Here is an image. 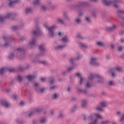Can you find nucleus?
<instances>
[{
    "mask_svg": "<svg viewBox=\"0 0 124 124\" xmlns=\"http://www.w3.org/2000/svg\"><path fill=\"white\" fill-rule=\"evenodd\" d=\"M31 33L32 34V40L31 41H30L29 44V46L30 48H31L32 46H34L35 45V44L36 43V36H38V35H42L43 32L42 31H41V29L40 28H37V30H34L31 32Z\"/></svg>",
    "mask_w": 124,
    "mask_h": 124,
    "instance_id": "1",
    "label": "nucleus"
},
{
    "mask_svg": "<svg viewBox=\"0 0 124 124\" xmlns=\"http://www.w3.org/2000/svg\"><path fill=\"white\" fill-rule=\"evenodd\" d=\"M84 121H88V122H91L89 124H97L98 122V119H102V116L101 115L96 114L92 113L89 115L87 118H86V116H83Z\"/></svg>",
    "mask_w": 124,
    "mask_h": 124,
    "instance_id": "2",
    "label": "nucleus"
},
{
    "mask_svg": "<svg viewBox=\"0 0 124 124\" xmlns=\"http://www.w3.org/2000/svg\"><path fill=\"white\" fill-rule=\"evenodd\" d=\"M45 28L48 31V35L50 37H55V33L54 31L57 29V26L55 25H52L51 27H49L47 25H45Z\"/></svg>",
    "mask_w": 124,
    "mask_h": 124,
    "instance_id": "3",
    "label": "nucleus"
},
{
    "mask_svg": "<svg viewBox=\"0 0 124 124\" xmlns=\"http://www.w3.org/2000/svg\"><path fill=\"white\" fill-rule=\"evenodd\" d=\"M95 77H96L97 78H98L99 80H98V83H103V81H104V78H103V77L99 75V74H91L88 76V79L89 80H93V78H95Z\"/></svg>",
    "mask_w": 124,
    "mask_h": 124,
    "instance_id": "4",
    "label": "nucleus"
},
{
    "mask_svg": "<svg viewBox=\"0 0 124 124\" xmlns=\"http://www.w3.org/2000/svg\"><path fill=\"white\" fill-rule=\"evenodd\" d=\"M102 2L106 4V5H110V4H112L114 7H116V8H117L119 5V1L115 0H102Z\"/></svg>",
    "mask_w": 124,
    "mask_h": 124,
    "instance_id": "5",
    "label": "nucleus"
},
{
    "mask_svg": "<svg viewBox=\"0 0 124 124\" xmlns=\"http://www.w3.org/2000/svg\"><path fill=\"white\" fill-rule=\"evenodd\" d=\"M39 50L40 51V54H37L35 56V59H38L40 57L42 56H44L45 55V52L46 49H45V47L44 46V45H41L39 46Z\"/></svg>",
    "mask_w": 124,
    "mask_h": 124,
    "instance_id": "6",
    "label": "nucleus"
},
{
    "mask_svg": "<svg viewBox=\"0 0 124 124\" xmlns=\"http://www.w3.org/2000/svg\"><path fill=\"white\" fill-rule=\"evenodd\" d=\"M116 70L117 71H119L120 72H122L124 69L122 67H117L116 68H110L108 72V73H111V75L112 77H115V73L116 72Z\"/></svg>",
    "mask_w": 124,
    "mask_h": 124,
    "instance_id": "7",
    "label": "nucleus"
},
{
    "mask_svg": "<svg viewBox=\"0 0 124 124\" xmlns=\"http://www.w3.org/2000/svg\"><path fill=\"white\" fill-rule=\"evenodd\" d=\"M23 51V48L22 47H18L16 48L13 53H12L10 54L8 58L9 60H13L14 59V55H16L17 54H19L20 52Z\"/></svg>",
    "mask_w": 124,
    "mask_h": 124,
    "instance_id": "8",
    "label": "nucleus"
},
{
    "mask_svg": "<svg viewBox=\"0 0 124 124\" xmlns=\"http://www.w3.org/2000/svg\"><path fill=\"white\" fill-rule=\"evenodd\" d=\"M16 15L13 14V13H9L7 14V16H0V21L1 23L4 22L6 19H10V18H13V17L15 16Z\"/></svg>",
    "mask_w": 124,
    "mask_h": 124,
    "instance_id": "9",
    "label": "nucleus"
},
{
    "mask_svg": "<svg viewBox=\"0 0 124 124\" xmlns=\"http://www.w3.org/2000/svg\"><path fill=\"white\" fill-rule=\"evenodd\" d=\"M4 40H5V43L4 44V47L7 48V47H10L11 46V42H10V38L8 36H4L3 37Z\"/></svg>",
    "mask_w": 124,
    "mask_h": 124,
    "instance_id": "10",
    "label": "nucleus"
},
{
    "mask_svg": "<svg viewBox=\"0 0 124 124\" xmlns=\"http://www.w3.org/2000/svg\"><path fill=\"white\" fill-rule=\"evenodd\" d=\"M34 88L37 93H43L45 91V88L40 89V84L39 83H35L34 84Z\"/></svg>",
    "mask_w": 124,
    "mask_h": 124,
    "instance_id": "11",
    "label": "nucleus"
},
{
    "mask_svg": "<svg viewBox=\"0 0 124 124\" xmlns=\"http://www.w3.org/2000/svg\"><path fill=\"white\" fill-rule=\"evenodd\" d=\"M116 29H117V26L113 25L112 27H107L106 28V31L108 32H112L113 31H115Z\"/></svg>",
    "mask_w": 124,
    "mask_h": 124,
    "instance_id": "12",
    "label": "nucleus"
},
{
    "mask_svg": "<svg viewBox=\"0 0 124 124\" xmlns=\"http://www.w3.org/2000/svg\"><path fill=\"white\" fill-rule=\"evenodd\" d=\"M90 63L91 65H94V66H98L99 65V63L96 62V59L95 58H92Z\"/></svg>",
    "mask_w": 124,
    "mask_h": 124,
    "instance_id": "13",
    "label": "nucleus"
},
{
    "mask_svg": "<svg viewBox=\"0 0 124 124\" xmlns=\"http://www.w3.org/2000/svg\"><path fill=\"white\" fill-rule=\"evenodd\" d=\"M86 4L85 2H80L78 4L76 5V8H78V9H83L84 8V6Z\"/></svg>",
    "mask_w": 124,
    "mask_h": 124,
    "instance_id": "14",
    "label": "nucleus"
},
{
    "mask_svg": "<svg viewBox=\"0 0 124 124\" xmlns=\"http://www.w3.org/2000/svg\"><path fill=\"white\" fill-rule=\"evenodd\" d=\"M9 1V5L10 7H13L15 5V3H18L19 2V0H8Z\"/></svg>",
    "mask_w": 124,
    "mask_h": 124,
    "instance_id": "15",
    "label": "nucleus"
},
{
    "mask_svg": "<svg viewBox=\"0 0 124 124\" xmlns=\"http://www.w3.org/2000/svg\"><path fill=\"white\" fill-rule=\"evenodd\" d=\"M65 47V45H59L54 47L55 51H61Z\"/></svg>",
    "mask_w": 124,
    "mask_h": 124,
    "instance_id": "16",
    "label": "nucleus"
},
{
    "mask_svg": "<svg viewBox=\"0 0 124 124\" xmlns=\"http://www.w3.org/2000/svg\"><path fill=\"white\" fill-rule=\"evenodd\" d=\"M48 81L50 85H53L54 83L56 82V80L55 79V78H54V77H50L48 78Z\"/></svg>",
    "mask_w": 124,
    "mask_h": 124,
    "instance_id": "17",
    "label": "nucleus"
},
{
    "mask_svg": "<svg viewBox=\"0 0 124 124\" xmlns=\"http://www.w3.org/2000/svg\"><path fill=\"white\" fill-rule=\"evenodd\" d=\"M80 59H82V55H79L77 58H71L70 62H71V63H73L74 62H75L77 60H80Z\"/></svg>",
    "mask_w": 124,
    "mask_h": 124,
    "instance_id": "18",
    "label": "nucleus"
},
{
    "mask_svg": "<svg viewBox=\"0 0 124 124\" xmlns=\"http://www.w3.org/2000/svg\"><path fill=\"white\" fill-rule=\"evenodd\" d=\"M40 124H45L47 123V118L46 117H41L40 118Z\"/></svg>",
    "mask_w": 124,
    "mask_h": 124,
    "instance_id": "19",
    "label": "nucleus"
},
{
    "mask_svg": "<svg viewBox=\"0 0 124 124\" xmlns=\"http://www.w3.org/2000/svg\"><path fill=\"white\" fill-rule=\"evenodd\" d=\"M61 41H62L63 43H67V42H69V39L67 35H66L61 39Z\"/></svg>",
    "mask_w": 124,
    "mask_h": 124,
    "instance_id": "20",
    "label": "nucleus"
},
{
    "mask_svg": "<svg viewBox=\"0 0 124 124\" xmlns=\"http://www.w3.org/2000/svg\"><path fill=\"white\" fill-rule=\"evenodd\" d=\"M27 78L28 79L29 81H33L35 79L36 76L35 75H28L26 76Z\"/></svg>",
    "mask_w": 124,
    "mask_h": 124,
    "instance_id": "21",
    "label": "nucleus"
},
{
    "mask_svg": "<svg viewBox=\"0 0 124 124\" xmlns=\"http://www.w3.org/2000/svg\"><path fill=\"white\" fill-rule=\"evenodd\" d=\"M87 105H88V102H87V100H83L81 101V107L82 108H86L87 107Z\"/></svg>",
    "mask_w": 124,
    "mask_h": 124,
    "instance_id": "22",
    "label": "nucleus"
},
{
    "mask_svg": "<svg viewBox=\"0 0 124 124\" xmlns=\"http://www.w3.org/2000/svg\"><path fill=\"white\" fill-rule=\"evenodd\" d=\"M1 104H2L3 106H5V107H9V106H10L9 103H8L7 101L5 100L2 101L1 102Z\"/></svg>",
    "mask_w": 124,
    "mask_h": 124,
    "instance_id": "23",
    "label": "nucleus"
},
{
    "mask_svg": "<svg viewBox=\"0 0 124 124\" xmlns=\"http://www.w3.org/2000/svg\"><path fill=\"white\" fill-rule=\"evenodd\" d=\"M34 5H40L41 4V0H34L33 1Z\"/></svg>",
    "mask_w": 124,
    "mask_h": 124,
    "instance_id": "24",
    "label": "nucleus"
},
{
    "mask_svg": "<svg viewBox=\"0 0 124 124\" xmlns=\"http://www.w3.org/2000/svg\"><path fill=\"white\" fill-rule=\"evenodd\" d=\"M78 92H79V93H84L85 95L88 94V93H89V92L87 90L79 89L78 90Z\"/></svg>",
    "mask_w": 124,
    "mask_h": 124,
    "instance_id": "25",
    "label": "nucleus"
},
{
    "mask_svg": "<svg viewBox=\"0 0 124 124\" xmlns=\"http://www.w3.org/2000/svg\"><path fill=\"white\" fill-rule=\"evenodd\" d=\"M78 45L79 47H81V48H84V49L88 48V46L83 43L79 42Z\"/></svg>",
    "mask_w": 124,
    "mask_h": 124,
    "instance_id": "26",
    "label": "nucleus"
},
{
    "mask_svg": "<svg viewBox=\"0 0 124 124\" xmlns=\"http://www.w3.org/2000/svg\"><path fill=\"white\" fill-rule=\"evenodd\" d=\"M72 64H73V66H71L70 67H69L67 69V71L68 72H70L72 71V70H73V69H74L75 68V66H76V64H74V62H73V63H72Z\"/></svg>",
    "mask_w": 124,
    "mask_h": 124,
    "instance_id": "27",
    "label": "nucleus"
},
{
    "mask_svg": "<svg viewBox=\"0 0 124 124\" xmlns=\"http://www.w3.org/2000/svg\"><path fill=\"white\" fill-rule=\"evenodd\" d=\"M78 108H79V107H78L77 105L74 106L72 108L71 112H72V113H74V112H75V111H76V110L78 109Z\"/></svg>",
    "mask_w": 124,
    "mask_h": 124,
    "instance_id": "28",
    "label": "nucleus"
},
{
    "mask_svg": "<svg viewBox=\"0 0 124 124\" xmlns=\"http://www.w3.org/2000/svg\"><path fill=\"white\" fill-rule=\"evenodd\" d=\"M34 113H39L42 111V108H37L33 110Z\"/></svg>",
    "mask_w": 124,
    "mask_h": 124,
    "instance_id": "29",
    "label": "nucleus"
},
{
    "mask_svg": "<svg viewBox=\"0 0 124 124\" xmlns=\"http://www.w3.org/2000/svg\"><path fill=\"white\" fill-rule=\"evenodd\" d=\"M32 12V9L30 8H28L25 10L26 14H30V13H31Z\"/></svg>",
    "mask_w": 124,
    "mask_h": 124,
    "instance_id": "30",
    "label": "nucleus"
},
{
    "mask_svg": "<svg viewBox=\"0 0 124 124\" xmlns=\"http://www.w3.org/2000/svg\"><path fill=\"white\" fill-rule=\"evenodd\" d=\"M58 97H59V94L54 93L53 94L52 96V99H58Z\"/></svg>",
    "mask_w": 124,
    "mask_h": 124,
    "instance_id": "31",
    "label": "nucleus"
},
{
    "mask_svg": "<svg viewBox=\"0 0 124 124\" xmlns=\"http://www.w3.org/2000/svg\"><path fill=\"white\" fill-rule=\"evenodd\" d=\"M96 110L97 111H100L101 112L104 111L103 108H102V107L100 105L98 106L96 108Z\"/></svg>",
    "mask_w": 124,
    "mask_h": 124,
    "instance_id": "32",
    "label": "nucleus"
},
{
    "mask_svg": "<svg viewBox=\"0 0 124 124\" xmlns=\"http://www.w3.org/2000/svg\"><path fill=\"white\" fill-rule=\"evenodd\" d=\"M57 21L59 24H61V25H64V22L63 21V20H62V19L58 18L57 19Z\"/></svg>",
    "mask_w": 124,
    "mask_h": 124,
    "instance_id": "33",
    "label": "nucleus"
},
{
    "mask_svg": "<svg viewBox=\"0 0 124 124\" xmlns=\"http://www.w3.org/2000/svg\"><path fill=\"white\" fill-rule=\"evenodd\" d=\"M7 71V68H1L0 69V74H3V72Z\"/></svg>",
    "mask_w": 124,
    "mask_h": 124,
    "instance_id": "34",
    "label": "nucleus"
},
{
    "mask_svg": "<svg viewBox=\"0 0 124 124\" xmlns=\"http://www.w3.org/2000/svg\"><path fill=\"white\" fill-rule=\"evenodd\" d=\"M77 37H78V38H79L80 39H85V38L83 37V35H82L80 33H78L77 34Z\"/></svg>",
    "mask_w": 124,
    "mask_h": 124,
    "instance_id": "35",
    "label": "nucleus"
},
{
    "mask_svg": "<svg viewBox=\"0 0 124 124\" xmlns=\"http://www.w3.org/2000/svg\"><path fill=\"white\" fill-rule=\"evenodd\" d=\"M92 87V84H91V82L88 81L85 85V87L87 88V89H90Z\"/></svg>",
    "mask_w": 124,
    "mask_h": 124,
    "instance_id": "36",
    "label": "nucleus"
},
{
    "mask_svg": "<svg viewBox=\"0 0 124 124\" xmlns=\"http://www.w3.org/2000/svg\"><path fill=\"white\" fill-rule=\"evenodd\" d=\"M97 12H98V10H97V9H94V10H93L92 13L93 17H95V15L97 13Z\"/></svg>",
    "mask_w": 124,
    "mask_h": 124,
    "instance_id": "37",
    "label": "nucleus"
},
{
    "mask_svg": "<svg viewBox=\"0 0 124 124\" xmlns=\"http://www.w3.org/2000/svg\"><path fill=\"white\" fill-rule=\"evenodd\" d=\"M75 21L77 22V24H81V23H82V20H81L80 18H76Z\"/></svg>",
    "mask_w": 124,
    "mask_h": 124,
    "instance_id": "38",
    "label": "nucleus"
},
{
    "mask_svg": "<svg viewBox=\"0 0 124 124\" xmlns=\"http://www.w3.org/2000/svg\"><path fill=\"white\" fill-rule=\"evenodd\" d=\"M100 106L102 107H107V104L104 102H102L100 104Z\"/></svg>",
    "mask_w": 124,
    "mask_h": 124,
    "instance_id": "39",
    "label": "nucleus"
},
{
    "mask_svg": "<svg viewBox=\"0 0 124 124\" xmlns=\"http://www.w3.org/2000/svg\"><path fill=\"white\" fill-rule=\"evenodd\" d=\"M97 45H98V46H101V47L105 46V45L101 42H97Z\"/></svg>",
    "mask_w": 124,
    "mask_h": 124,
    "instance_id": "40",
    "label": "nucleus"
},
{
    "mask_svg": "<svg viewBox=\"0 0 124 124\" xmlns=\"http://www.w3.org/2000/svg\"><path fill=\"white\" fill-rule=\"evenodd\" d=\"M59 118H60V119H63V118H64V115H63V113L60 112L59 114Z\"/></svg>",
    "mask_w": 124,
    "mask_h": 124,
    "instance_id": "41",
    "label": "nucleus"
},
{
    "mask_svg": "<svg viewBox=\"0 0 124 124\" xmlns=\"http://www.w3.org/2000/svg\"><path fill=\"white\" fill-rule=\"evenodd\" d=\"M7 71H9V72H15L16 70L13 68L10 69H8V68H7Z\"/></svg>",
    "mask_w": 124,
    "mask_h": 124,
    "instance_id": "42",
    "label": "nucleus"
},
{
    "mask_svg": "<svg viewBox=\"0 0 124 124\" xmlns=\"http://www.w3.org/2000/svg\"><path fill=\"white\" fill-rule=\"evenodd\" d=\"M17 80L18 82H22L23 80V78L21 76H17Z\"/></svg>",
    "mask_w": 124,
    "mask_h": 124,
    "instance_id": "43",
    "label": "nucleus"
},
{
    "mask_svg": "<svg viewBox=\"0 0 124 124\" xmlns=\"http://www.w3.org/2000/svg\"><path fill=\"white\" fill-rule=\"evenodd\" d=\"M18 97H19V95H18L17 94H14L13 96H12V98H13V99L16 100Z\"/></svg>",
    "mask_w": 124,
    "mask_h": 124,
    "instance_id": "44",
    "label": "nucleus"
},
{
    "mask_svg": "<svg viewBox=\"0 0 124 124\" xmlns=\"http://www.w3.org/2000/svg\"><path fill=\"white\" fill-rule=\"evenodd\" d=\"M34 114H35V113L34 111L33 110L32 111H31V113H30L29 114L28 117L29 118H31V117L33 116V115H34Z\"/></svg>",
    "mask_w": 124,
    "mask_h": 124,
    "instance_id": "45",
    "label": "nucleus"
},
{
    "mask_svg": "<svg viewBox=\"0 0 124 124\" xmlns=\"http://www.w3.org/2000/svg\"><path fill=\"white\" fill-rule=\"evenodd\" d=\"M16 57L18 58V59H23L25 57L24 54H21V55L19 56L18 55H16Z\"/></svg>",
    "mask_w": 124,
    "mask_h": 124,
    "instance_id": "46",
    "label": "nucleus"
},
{
    "mask_svg": "<svg viewBox=\"0 0 124 124\" xmlns=\"http://www.w3.org/2000/svg\"><path fill=\"white\" fill-rule=\"evenodd\" d=\"M110 124V121L108 120L106 121H103L101 123V124Z\"/></svg>",
    "mask_w": 124,
    "mask_h": 124,
    "instance_id": "47",
    "label": "nucleus"
},
{
    "mask_svg": "<svg viewBox=\"0 0 124 124\" xmlns=\"http://www.w3.org/2000/svg\"><path fill=\"white\" fill-rule=\"evenodd\" d=\"M124 49V47H122V46H120L118 48V52H122L123 51V49Z\"/></svg>",
    "mask_w": 124,
    "mask_h": 124,
    "instance_id": "48",
    "label": "nucleus"
},
{
    "mask_svg": "<svg viewBox=\"0 0 124 124\" xmlns=\"http://www.w3.org/2000/svg\"><path fill=\"white\" fill-rule=\"evenodd\" d=\"M12 30L13 31H17V30H19V27L18 26H13L12 28Z\"/></svg>",
    "mask_w": 124,
    "mask_h": 124,
    "instance_id": "49",
    "label": "nucleus"
},
{
    "mask_svg": "<svg viewBox=\"0 0 124 124\" xmlns=\"http://www.w3.org/2000/svg\"><path fill=\"white\" fill-rule=\"evenodd\" d=\"M108 85L109 86H115V83L113 81H110L108 82Z\"/></svg>",
    "mask_w": 124,
    "mask_h": 124,
    "instance_id": "50",
    "label": "nucleus"
},
{
    "mask_svg": "<svg viewBox=\"0 0 124 124\" xmlns=\"http://www.w3.org/2000/svg\"><path fill=\"white\" fill-rule=\"evenodd\" d=\"M83 81H84V78H80V80H79V85H82L83 83Z\"/></svg>",
    "mask_w": 124,
    "mask_h": 124,
    "instance_id": "51",
    "label": "nucleus"
},
{
    "mask_svg": "<svg viewBox=\"0 0 124 124\" xmlns=\"http://www.w3.org/2000/svg\"><path fill=\"white\" fill-rule=\"evenodd\" d=\"M64 17L65 19H66V20H68V21H69L70 18H69V16H68V15H66V14H64Z\"/></svg>",
    "mask_w": 124,
    "mask_h": 124,
    "instance_id": "52",
    "label": "nucleus"
},
{
    "mask_svg": "<svg viewBox=\"0 0 124 124\" xmlns=\"http://www.w3.org/2000/svg\"><path fill=\"white\" fill-rule=\"evenodd\" d=\"M85 20L86 22H88V23H91V19L89 17H86L85 18Z\"/></svg>",
    "mask_w": 124,
    "mask_h": 124,
    "instance_id": "53",
    "label": "nucleus"
},
{
    "mask_svg": "<svg viewBox=\"0 0 124 124\" xmlns=\"http://www.w3.org/2000/svg\"><path fill=\"white\" fill-rule=\"evenodd\" d=\"M58 88V86L57 85H55L53 86H51L50 87V90H55V89H57Z\"/></svg>",
    "mask_w": 124,
    "mask_h": 124,
    "instance_id": "54",
    "label": "nucleus"
},
{
    "mask_svg": "<svg viewBox=\"0 0 124 124\" xmlns=\"http://www.w3.org/2000/svg\"><path fill=\"white\" fill-rule=\"evenodd\" d=\"M58 35H59V36L62 37V36H63V35H64V34H63V33H62V32H59L58 33Z\"/></svg>",
    "mask_w": 124,
    "mask_h": 124,
    "instance_id": "55",
    "label": "nucleus"
},
{
    "mask_svg": "<svg viewBox=\"0 0 124 124\" xmlns=\"http://www.w3.org/2000/svg\"><path fill=\"white\" fill-rule=\"evenodd\" d=\"M75 75H76L78 77H79V78H81L82 77V76H81V74H80V73H76Z\"/></svg>",
    "mask_w": 124,
    "mask_h": 124,
    "instance_id": "56",
    "label": "nucleus"
},
{
    "mask_svg": "<svg viewBox=\"0 0 124 124\" xmlns=\"http://www.w3.org/2000/svg\"><path fill=\"white\" fill-rule=\"evenodd\" d=\"M16 122H17V124H19H19H24V121H19V120H17Z\"/></svg>",
    "mask_w": 124,
    "mask_h": 124,
    "instance_id": "57",
    "label": "nucleus"
},
{
    "mask_svg": "<svg viewBox=\"0 0 124 124\" xmlns=\"http://www.w3.org/2000/svg\"><path fill=\"white\" fill-rule=\"evenodd\" d=\"M124 33V30H122L119 31V34L123 35Z\"/></svg>",
    "mask_w": 124,
    "mask_h": 124,
    "instance_id": "58",
    "label": "nucleus"
},
{
    "mask_svg": "<svg viewBox=\"0 0 124 124\" xmlns=\"http://www.w3.org/2000/svg\"><path fill=\"white\" fill-rule=\"evenodd\" d=\"M42 9H43V10H46V9H47L46 6H45V5L42 6Z\"/></svg>",
    "mask_w": 124,
    "mask_h": 124,
    "instance_id": "59",
    "label": "nucleus"
},
{
    "mask_svg": "<svg viewBox=\"0 0 124 124\" xmlns=\"http://www.w3.org/2000/svg\"><path fill=\"white\" fill-rule=\"evenodd\" d=\"M41 81L42 82H45V81H46V78H41Z\"/></svg>",
    "mask_w": 124,
    "mask_h": 124,
    "instance_id": "60",
    "label": "nucleus"
},
{
    "mask_svg": "<svg viewBox=\"0 0 124 124\" xmlns=\"http://www.w3.org/2000/svg\"><path fill=\"white\" fill-rule=\"evenodd\" d=\"M26 39V38L25 37H22L20 39V41H24Z\"/></svg>",
    "mask_w": 124,
    "mask_h": 124,
    "instance_id": "61",
    "label": "nucleus"
},
{
    "mask_svg": "<svg viewBox=\"0 0 124 124\" xmlns=\"http://www.w3.org/2000/svg\"><path fill=\"white\" fill-rule=\"evenodd\" d=\"M67 91V92H71V87H70V86L68 87Z\"/></svg>",
    "mask_w": 124,
    "mask_h": 124,
    "instance_id": "62",
    "label": "nucleus"
},
{
    "mask_svg": "<svg viewBox=\"0 0 124 124\" xmlns=\"http://www.w3.org/2000/svg\"><path fill=\"white\" fill-rule=\"evenodd\" d=\"M55 114V111L54 110H52L50 111V114L51 115H54Z\"/></svg>",
    "mask_w": 124,
    "mask_h": 124,
    "instance_id": "63",
    "label": "nucleus"
},
{
    "mask_svg": "<svg viewBox=\"0 0 124 124\" xmlns=\"http://www.w3.org/2000/svg\"><path fill=\"white\" fill-rule=\"evenodd\" d=\"M120 25L122 26V27H124V23H123L122 22H120Z\"/></svg>",
    "mask_w": 124,
    "mask_h": 124,
    "instance_id": "64",
    "label": "nucleus"
}]
</instances>
